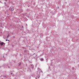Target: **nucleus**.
Returning a JSON list of instances; mask_svg holds the SVG:
<instances>
[{
    "label": "nucleus",
    "mask_w": 79,
    "mask_h": 79,
    "mask_svg": "<svg viewBox=\"0 0 79 79\" xmlns=\"http://www.w3.org/2000/svg\"><path fill=\"white\" fill-rule=\"evenodd\" d=\"M4 44H5L3 42H2L0 43V45H1L2 46V45H3Z\"/></svg>",
    "instance_id": "nucleus-1"
},
{
    "label": "nucleus",
    "mask_w": 79,
    "mask_h": 79,
    "mask_svg": "<svg viewBox=\"0 0 79 79\" xmlns=\"http://www.w3.org/2000/svg\"><path fill=\"white\" fill-rule=\"evenodd\" d=\"M9 35H8V36H7V37H9Z\"/></svg>",
    "instance_id": "nucleus-5"
},
{
    "label": "nucleus",
    "mask_w": 79,
    "mask_h": 79,
    "mask_svg": "<svg viewBox=\"0 0 79 79\" xmlns=\"http://www.w3.org/2000/svg\"><path fill=\"white\" fill-rule=\"evenodd\" d=\"M8 41H10L9 40H6V41H8Z\"/></svg>",
    "instance_id": "nucleus-3"
},
{
    "label": "nucleus",
    "mask_w": 79,
    "mask_h": 79,
    "mask_svg": "<svg viewBox=\"0 0 79 79\" xmlns=\"http://www.w3.org/2000/svg\"><path fill=\"white\" fill-rule=\"evenodd\" d=\"M41 60H42V61H43V60H44V59H41Z\"/></svg>",
    "instance_id": "nucleus-4"
},
{
    "label": "nucleus",
    "mask_w": 79,
    "mask_h": 79,
    "mask_svg": "<svg viewBox=\"0 0 79 79\" xmlns=\"http://www.w3.org/2000/svg\"><path fill=\"white\" fill-rule=\"evenodd\" d=\"M5 0L6 1V0Z\"/></svg>",
    "instance_id": "nucleus-6"
},
{
    "label": "nucleus",
    "mask_w": 79,
    "mask_h": 79,
    "mask_svg": "<svg viewBox=\"0 0 79 79\" xmlns=\"http://www.w3.org/2000/svg\"><path fill=\"white\" fill-rule=\"evenodd\" d=\"M11 11H13L14 10V9H13V8H12V9H11Z\"/></svg>",
    "instance_id": "nucleus-2"
}]
</instances>
